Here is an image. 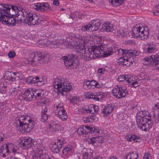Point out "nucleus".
Masks as SVG:
<instances>
[{
	"label": "nucleus",
	"instance_id": "20",
	"mask_svg": "<svg viewBox=\"0 0 159 159\" xmlns=\"http://www.w3.org/2000/svg\"><path fill=\"white\" fill-rule=\"evenodd\" d=\"M64 62L68 69L72 70L76 68L77 67V64L72 60H64Z\"/></svg>",
	"mask_w": 159,
	"mask_h": 159
},
{
	"label": "nucleus",
	"instance_id": "27",
	"mask_svg": "<svg viewBox=\"0 0 159 159\" xmlns=\"http://www.w3.org/2000/svg\"><path fill=\"white\" fill-rule=\"evenodd\" d=\"M126 138L129 141H131L133 140L134 142H139L140 138L138 136L134 135H131L129 134L128 135L126 136Z\"/></svg>",
	"mask_w": 159,
	"mask_h": 159
},
{
	"label": "nucleus",
	"instance_id": "26",
	"mask_svg": "<svg viewBox=\"0 0 159 159\" xmlns=\"http://www.w3.org/2000/svg\"><path fill=\"white\" fill-rule=\"evenodd\" d=\"M102 29L107 32H110L112 31L113 28L111 24L106 23L103 25Z\"/></svg>",
	"mask_w": 159,
	"mask_h": 159
},
{
	"label": "nucleus",
	"instance_id": "32",
	"mask_svg": "<svg viewBox=\"0 0 159 159\" xmlns=\"http://www.w3.org/2000/svg\"><path fill=\"white\" fill-rule=\"evenodd\" d=\"M138 157V154L136 152H132L129 153L126 157V159H136Z\"/></svg>",
	"mask_w": 159,
	"mask_h": 159
},
{
	"label": "nucleus",
	"instance_id": "37",
	"mask_svg": "<svg viewBox=\"0 0 159 159\" xmlns=\"http://www.w3.org/2000/svg\"><path fill=\"white\" fill-rule=\"evenodd\" d=\"M109 108L111 109V108L105 106L102 111V112L105 116H107L108 114H110L112 112V110L111 109H109Z\"/></svg>",
	"mask_w": 159,
	"mask_h": 159
},
{
	"label": "nucleus",
	"instance_id": "34",
	"mask_svg": "<svg viewBox=\"0 0 159 159\" xmlns=\"http://www.w3.org/2000/svg\"><path fill=\"white\" fill-rule=\"evenodd\" d=\"M23 62L26 65H31L33 66H39V64L37 63L35 60H24Z\"/></svg>",
	"mask_w": 159,
	"mask_h": 159
},
{
	"label": "nucleus",
	"instance_id": "25",
	"mask_svg": "<svg viewBox=\"0 0 159 159\" xmlns=\"http://www.w3.org/2000/svg\"><path fill=\"white\" fill-rule=\"evenodd\" d=\"M33 83H37L38 85L41 86L44 84V82L43 79H39V77H36L34 78L32 77V84Z\"/></svg>",
	"mask_w": 159,
	"mask_h": 159
},
{
	"label": "nucleus",
	"instance_id": "21",
	"mask_svg": "<svg viewBox=\"0 0 159 159\" xmlns=\"http://www.w3.org/2000/svg\"><path fill=\"white\" fill-rule=\"evenodd\" d=\"M18 130L21 131L22 132H28L31 130L30 128L27 125V123L25 122V123L21 124L19 126H17Z\"/></svg>",
	"mask_w": 159,
	"mask_h": 159
},
{
	"label": "nucleus",
	"instance_id": "43",
	"mask_svg": "<svg viewBox=\"0 0 159 159\" xmlns=\"http://www.w3.org/2000/svg\"><path fill=\"white\" fill-rule=\"evenodd\" d=\"M20 91L18 89H17L16 88H11V89L10 90L9 92H10L12 96H15Z\"/></svg>",
	"mask_w": 159,
	"mask_h": 159
},
{
	"label": "nucleus",
	"instance_id": "38",
	"mask_svg": "<svg viewBox=\"0 0 159 159\" xmlns=\"http://www.w3.org/2000/svg\"><path fill=\"white\" fill-rule=\"evenodd\" d=\"M50 116L47 113H42L41 116V121L42 122H44L47 120Z\"/></svg>",
	"mask_w": 159,
	"mask_h": 159
},
{
	"label": "nucleus",
	"instance_id": "62",
	"mask_svg": "<svg viewBox=\"0 0 159 159\" xmlns=\"http://www.w3.org/2000/svg\"><path fill=\"white\" fill-rule=\"evenodd\" d=\"M65 40L64 39H57V41L58 43V45L59 46H61V45L64 44V43L65 42Z\"/></svg>",
	"mask_w": 159,
	"mask_h": 159
},
{
	"label": "nucleus",
	"instance_id": "31",
	"mask_svg": "<svg viewBox=\"0 0 159 159\" xmlns=\"http://www.w3.org/2000/svg\"><path fill=\"white\" fill-rule=\"evenodd\" d=\"M159 60H143V63L146 66H150L153 65L155 63H158Z\"/></svg>",
	"mask_w": 159,
	"mask_h": 159
},
{
	"label": "nucleus",
	"instance_id": "63",
	"mask_svg": "<svg viewBox=\"0 0 159 159\" xmlns=\"http://www.w3.org/2000/svg\"><path fill=\"white\" fill-rule=\"evenodd\" d=\"M151 157L150 154L148 153H145L144 155L143 159H150Z\"/></svg>",
	"mask_w": 159,
	"mask_h": 159
},
{
	"label": "nucleus",
	"instance_id": "22",
	"mask_svg": "<svg viewBox=\"0 0 159 159\" xmlns=\"http://www.w3.org/2000/svg\"><path fill=\"white\" fill-rule=\"evenodd\" d=\"M95 30V28H93L92 26L90 24H88L86 25H84L82 27L81 29L79 30L80 31L91 32Z\"/></svg>",
	"mask_w": 159,
	"mask_h": 159
},
{
	"label": "nucleus",
	"instance_id": "10",
	"mask_svg": "<svg viewBox=\"0 0 159 159\" xmlns=\"http://www.w3.org/2000/svg\"><path fill=\"white\" fill-rule=\"evenodd\" d=\"M33 8L38 11H44L48 10H52L50 5L46 2L36 3L33 6Z\"/></svg>",
	"mask_w": 159,
	"mask_h": 159
},
{
	"label": "nucleus",
	"instance_id": "23",
	"mask_svg": "<svg viewBox=\"0 0 159 159\" xmlns=\"http://www.w3.org/2000/svg\"><path fill=\"white\" fill-rule=\"evenodd\" d=\"M142 111H139L137 114L136 116V122L139 124L141 121H144L147 120V118H145L143 115Z\"/></svg>",
	"mask_w": 159,
	"mask_h": 159
},
{
	"label": "nucleus",
	"instance_id": "6",
	"mask_svg": "<svg viewBox=\"0 0 159 159\" xmlns=\"http://www.w3.org/2000/svg\"><path fill=\"white\" fill-rule=\"evenodd\" d=\"M2 5H0V7L3 9L2 11L4 12V15H10L13 17L16 16L19 10L16 7L8 4H2Z\"/></svg>",
	"mask_w": 159,
	"mask_h": 159
},
{
	"label": "nucleus",
	"instance_id": "49",
	"mask_svg": "<svg viewBox=\"0 0 159 159\" xmlns=\"http://www.w3.org/2000/svg\"><path fill=\"white\" fill-rule=\"evenodd\" d=\"M27 120H28L27 118L25 117L24 116H21L19 119V125H20V124H23L25 123L24 121H27Z\"/></svg>",
	"mask_w": 159,
	"mask_h": 159
},
{
	"label": "nucleus",
	"instance_id": "53",
	"mask_svg": "<svg viewBox=\"0 0 159 159\" xmlns=\"http://www.w3.org/2000/svg\"><path fill=\"white\" fill-rule=\"evenodd\" d=\"M96 142L99 143H101L103 141V138L101 136L98 137H94Z\"/></svg>",
	"mask_w": 159,
	"mask_h": 159
},
{
	"label": "nucleus",
	"instance_id": "52",
	"mask_svg": "<svg viewBox=\"0 0 159 159\" xmlns=\"http://www.w3.org/2000/svg\"><path fill=\"white\" fill-rule=\"evenodd\" d=\"M126 76L123 75H120L118 78V80L119 82H122L125 80L126 81Z\"/></svg>",
	"mask_w": 159,
	"mask_h": 159
},
{
	"label": "nucleus",
	"instance_id": "13",
	"mask_svg": "<svg viewBox=\"0 0 159 159\" xmlns=\"http://www.w3.org/2000/svg\"><path fill=\"white\" fill-rule=\"evenodd\" d=\"M33 141L34 140L30 138L25 139L24 142L21 144V147L26 149L31 148L34 144Z\"/></svg>",
	"mask_w": 159,
	"mask_h": 159
},
{
	"label": "nucleus",
	"instance_id": "5",
	"mask_svg": "<svg viewBox=\"0 0 159 159\" xmlns=\"http://www.w3.org/2000/svg\"><path fill=\"white\" fill-rule=\"evenodd\" d=\"M131 33L134 37H139L142 39L144 40L147 38L149 32L147 27L138 26L133 28Z\"/></svg>",
	"mask_w": 159,
	"mask_h": 159
},
{
	"label": "nucleus",
	"instance_id": "1",
	"mask_svg": "<svg viewBox=\"0 0 159 159\" xmlns=\"http://www.w3.org/2000/svg\"><path fill=\"white\" fill-rule=\"evenodd\" d=\"M117 50L116 47H113L108 48L102 46L101 47L97 46H92L91 51L93 53V57L94 59L100 58L102 56L101 54H102L103 57H107L114 53Z\"/></svg>",
	"mask_w": 159,
	"mask_h": 159
},
{
	"label": "nucleus",
	"instance_id": "28",
	"mask_svg": "<svg viewBox=\"0 0 159 159\" xmlns=\"http://www.w3.org/2000/svg\"><path fill=\"white\" fill-rule=\"evenodd\" d=\"M48 128L50 131L54 133L58 129L59 126L57 123H55L52 125H49L48 126Z\"/></svg>",
	"mask_w": 159,
	"mask_h": 159
},
{
	"label": "nucleus",
	"instance_id": "7",
	"mask_svg": "<svg viewBox=\"0 0 159 159\" xmlns=\"http://www.w3.org/2000/svg\"><path fill=\"white\" fill-rule=\"evenodd\" d=\"M112 93L115 97L120 99L125 97L128 94V92L126 89L121 86L114 87L112 91Z\"/></svg>",
	"mask_w": 159,
	"mask_h": 159
},
{
	"label": "nucleus",
	"instance_id": "55",
	"mask_svg": "<svg viewBox=\"0 0 159 159\" xmlns=\"http://www.w3.org/2000/svg\"><path fill=\"white\" fill-rule=\"evenodd\" d=\"M94 138V137H93L91 138H89L88 139L87 141L89 142V143L90 144H94L95 142H96V141Z\"/></svg>",
	"mask_w": 159,
	"mask_h": 159
},
{
	"label": "nucleus",
	"instance_id": "12",
	"mask_svg": "<svg viewBox=\"0 0 159 159\" xmlns=\"http://www.w3.org/2000/svg\"><path fill=\"white\" fill-rule=\"evenodd\" d=\"M26 12H24L23 11L18 10L16 16H15V20L20 22H24L26 23Z\"/></svg>",
	"mask_w": 159,
	"mask_h": 159
},
{
	"label": "nucleus",
	"instance_id": "60",
	"mask_svg": "<svg viewBox=\"0 0 159 159\" xmlns=\"http://www.w3.org/2000/svg\"><path fill=\"white\" fill-rule=\"evenodd\" d=\"M152 60H159V53L156 55L151 56Z\"/></svg>",
	"mask_w": 159,
	"mask_h": 159
},
{
	"label": "nucleus",
	"instance_id": "64",
	"mask_svg": "<svg viewBox=\"0 0 159 159\" xmlns=\"http://www.w3.org/2000/svg\"><path fill=\"white\" fill-rule=\"evenodd\" d=\"M32 77H29L27 78L26 79V83H28L29 84H32Z\"/></svg>",
	"mask_w": 159,
	"mask_h": 159
},
{
	"label": "nucleus",
	"instance_id": "40",
	"mask_svg": "<svg viewBox=\"0 0 159 159\" xmlns=\"http://www.w3.org/2000/svg\"><path fill=\"white\" fill-rule=\"evenodd\" d=\"M19 79V73L12 72V81L18 80Z\"/></svg>",
	"mask_w": 159,
	"mask_h": 159
},
{
	"label": "nucleus",
	"instance_id": "15",
	"mask_svg": "<svg viewBox=\"0 0 159 159\" xmlns=\"http://www.w3.org/2000/svg\"><path fill=\"white\" fill-rule=\"evenodd\" d=\"M11 144H5V148L2 146L0 148V153L1 155L3 157H5L8 155L10 152L9 149L10 148Z\"/></svg>",
	"mask_w": 159,
	"mask_h": 159
},
{
	"label": "nucleus",
	"instance_id": "59",
	"mask_svg": "<svg viewBox=\"0 0 159 159\" xmlns=\"http://www.w3.org/2000/svg\"><path fill=\"white\" fill-rule=\"evenodd\" d=\"M59 118L61 119L62 120H66L67 119L68 117L67 116L66 114H63L61 116H59Z\"/></svg>",
	"mask_w": 159,
	"mask_h": 159
},
{
	"label": "nucleus",
	"instance_id": "44",
	"mask_svg": "<svg viewBox=\"0 0 159 159\" xmlns=\"http://www.w3.org/2000/svg\"><path fill=\"white\" fill-rule=\"evenodd\" d=\"M156 46L154 45H150L148 48L147 52H148L152 53L155 50Z\"/></svg>",
	"mask_w": 159,
	"mask_h": 159
},
{
	"label": "nucleus",
	"instance_id": "33",
	"mask_svg": "<svg viewBox=\"0 0 159 159\" xmlns=\"http://www.w3.org/2000/svg\"><path fill=\"white\" fill-rule=\"evenodd\" d=\"M57 39H56V41H52V42H49V43H47L46 44L45 43V45L47 47H52L53 46L54 48H59V46L58 45V43Z\"/></svg>",
	"mask_w": 159,
	"mask_h": 159
},
{
	"label": "nucleus",
	"instance_id": "30",
	"mask_svg": "<svg viewBox=\"0 0 159 159\" xmlns=\"http://www.w3.org/2000/svg\"><path fill=\"white\" fill-rule=\"evenodd\" d=\"M124 0H109V2L114 7H117L121 5Z\"/></svg>",
	"mask_w": 159,
	"mask_h": 159
},
{
	"label": "nucleus",
	"instance_id": "56",
	"mask_svg": "<svg viewBox=\"0 0 159 159\" xmlns=\"http://www.w3.org/2000/svg\"><path fill=\"white\" fill-rule=\"evenodd\" d=\"M84 127L85 130H86V134L88 133H91V128H92V127H90L89 126H84Z\"/></svg>",
	"mask_w": 159,
	"mask_h": 159
},
{
	"label": "nucleus",
	"instance_id": "4",
	"mask_svg": "<svg viewBox=\"0 0 159 159\" xmlns=\"http://www.w3.org/2000/svg\"><path fill=\"white\" fill-rule=\"evenodd\" d=\"M118 52L119 54H121L122 56L120 57L119 60L122 59L123 60H129V59H135V57L138 56L139 52V51L134 49H120L118 50Z\"/></svg>",
	"mask_w": 159,
	"mask_h": 159
},
{
	"label": "nucleus",
	"instance_id": "61",
	"mask_svg": "<svg viewBox=\"0 0 159 159\" xmlns=\"http://www.w3.org/2000/svg\"><path fill=\"white\" fill-rule=\"evenodd\" d=\"M92 131L91 133L92 134L93 133L97 134L99 133V130L98 129L96 128L95 127H92L91 128Z\"/></svg>",
	"mask_w": 159,
	"mask_h": 159
},
{
	"label": "nucleus",
	"instance_id": "36",
	"mask_svg": "<svg viewBox=\"0 0 159 159\" xmlns=\"http://www.w3.org/2000/svg\"><path fill=\"white\" fill-rule=\"evenodd\" d=\"M77 132L79 135L86 134V130L85 129L84 125H83L79 128Z\"/></svg>",
	"mask_w": 159,
	"mask_h": 159
},
{
	"label": "nucleus",
	"instance_id": "42",
	"mask_svg": "<svg viewBox=\"0 0 159 159\" xmlns=\"http://www.w3.org/2000/svg\"><path fill=\"white\" fill-rule=\"evenodd\" d=\"M117 62L119 65L122 64V65L126 66H127L130 65V62H129V60H122Z\"/></svg>",
	"mask_w": 159,
	"mask_h": 159
},
{
	"label": "nucleus",
	"instance_id": "18",
	"mask_svg": "<svg viewBox=\"0 0 159 159\" xmlns=\"http://www.w3.org/2000/svg\"><path fill=\"white\" fill-rule=\"evenodd\" d=\"M32 56L34 57H36L37 56L39 57L40 59L41 60L42 59H49L50 58V56L49 55L47 52H44L43 54L42 52H38L36 54H31Z\"/></svg>",
	"mask_w": 159,
	"mask_h": 159
},
{
	"label": "nucleus",
	"instance_id": "46",
	"mask_svg": "<svg viewBox=\"0 0 159 159\" xmlns=\"http://www.w3.org/2000/svg\"><path fill=\"white\" fill-rule=\"evenodd\" d=\"M83 110L85 111L87 113H90L91 114L93 113V111L91 109V106H85L84 107V108H83Z\"/></svg>",
	"mask_w": 159,
	"mask_h": 159
},
{
	"label": "nucleus",
	"instance_id": "47",
	"mask_svg": "<svg viewBox=\"0 0 159 159\" xmlns=\"http://www.w3.org/2000/svg\"><path fill=\"white\" fill-rule=\"evenodd\" d=\"M125 32L122 30H120L117 33V36L119 38H122L125 36Z\"/></svg>",
	"mask_w": 159,
	"mask_h": 159
},
{
	"label": "nucleus",
	"instance_id": "16",
	"mask_svg": "<svg viewBox=\"0 0 159 159\" xmlns=\"http://www.w3.org/2000/svg\"><path fill=\"white\" fill-rule=\"evenodd\" d=\"M126 81L129 84H131L134 87H136L140 85V83L139 82V80L137 79L135 81L133 80L134 78L133 77H130V76L126 75Z\"/></svg>",
	"mask_w": 159,
	"mask_h": 159
},
{
	"label": "nucleus",
	"instance_id": "29",
	"mask_svg": "<svg viewBox=\"0 0 159 159\" xmlns=\"http://www.w3.org/2000/svg\"><path fill=\"white\" fill-rule=\"evenodd\" d=\"M42 91L39 89H35L34 90H32V95L33 98L35 99L38 97H39L41 96Z\"/></svg>",
	"mask_w": 159,
	"mask_h": 159
},
{
	"label": "nucleus",
	"instance_id": "14",
	"mask_svg": "<svg viewBox=\"0 0 159 159\" xmlns=\"http://www.w3.org/2000/svg\"><path fill=\"white\" fill-rule=\"evenodd\" d=\"M3 18L2 19L1 22H4L6 24L11 25H14L15 22V20L14 18L10 17V16L4 15L3 17Z\"/></svg>",
	"mask_w": 159,
	"mask_h": 159
},
{
	"label": "nucleus",
	"instance_id": "3",
	"mask_svg": "<svg viewBox=\"0 0 159 159\" xmlns=\"http://www.w3.org/2000/svg\"><path fill=\"white\" fill-rule=\"evenodd\" d=\"M53 84L54 89H57L62 95H66V92L72 88L71 85L67 83L66 80L63 78H56Z\"/></svg>",
	"mask_w": 159,
	"mask_h": 159
},
{
	"label": "nucleus",
	"instance_id": "57",
	"mask_svg": "<svg viewBox=\"0 0 159 159\" xmlns=\"http://www.w3.org/2000/svg\"><path fill=\"white\" fill-rule=\"evenodd\" d=\"M55 113L56 115H57L58 116H61L63 114H66V112L64 110L61 111H60L59 112H55Z\"/></svg>",
	"mask_w": 159,
	"mask_h": 159
},
{
	"label": "nucleus",
	"instance_id": "45",
	"mask_svg": "<svg viewBox=\"0 0 159 159\" xmlns=\"http://www.w3.org/2000/svg\"><path fill=\"white\" fill-rule=\"evenodd\" d=\"M27 121L28 122V123H27V125L30 128L31 130H32L34 125V122L31 119L27 120Z\"/></svg>",
	"mask_w": 159,
	"mask_h": 159
},
{
	"label": "nucleus",
	"instance_id": "35",
	"mask_svg": "<svg viewBox=\"0 0 159 159\" xmlns=\"http://www.w3.org/2000/svg\"><path fill=\"white\" fill-rule=\"evenodd\" d=\"M72 147L71 146L68 145L67 147H66L62 151L63 154L66 156L67 154L72 150Z\"/></svg>",
	"mask_w": 159,
	"mask_h": 159
},
{
	"label": "nucleus",
	"instance_id": "24",
	"mask_svg": "<svg viewBox=\"0 0 159 159\" xmlns=\"http://www.w3.org/2000/svg\"><path fill=\"white\" fill-rule=\"evenodd\" d=\"M91 25H92L93 28H95V30H97L101 25V22L99 20H94L91 22Z\"/></svg>",
	"mask_w": 159,
	"mask_h": 159
},
{
	"label": "nucleus",
	"instance_id": "8",
	"mask_svg": "<svg viewBox=\"0 0 159 159\" xmlns=\"http://www.w3.org/2000/svg\"><path fill=\"white\" fill-rule=\"evenodd\" d=\"M86 49L84 48V50L81 52H79L78 54L75 55L73 54H68L66 56H63L61 57L62 60H87V57L83 54L84 52H85Z\"/></svg>",
	"mask_w": 159,
	"mask_h": 159
},
{
	"label": "nucleus",
	"instance_id": "9",
	"mask_svg": "<svg viewBox=\"0 0 159 159\" xmlns=\"http://www.w3.org/2000/svg\"><path fill=\"white\" fill-rule=\"evenodd\" d=\"M26 16V24H28L38 25L40 23V20H39L38 16L35 14H32L31 13H25Z\"/></svg>",
	"mask_w": 159,
	"mask_h": 159
},
{
	"label": "nucleus",
	"instance_id": "17",
	"mask_svg": "<svg viewBox=\"0 0 159 159\" xmlns=\"http://www.w3.org/2000/svg\"><path fill=\"white\" fill-rule=\"evenodd\" d=\"M22 97L26 101L32 100L33 99L32 90H26L22 95Z\"/></svg>",
	"mask_w": 159,
	"mask_h": 159
},
{
	"label": "nucleus",
	"instance_id": "41",
	"mask_svg": "<svg viewBox=\"0 0 159 159\" xmlns=\"http://www.w3.org/2000/svg\"><path fill=\"white\" fill-rule=\"evenodd\" d=\"M12 71L6 72L5 75L4 77H6V79L12 81Z\"/></svg>",
	"mask_w": 159,
	"mask_h": 159
},
{
	"label": "nucleus",
	"instance_id": "58",
	"mask_svg": "<svg viewBox=\"0 0 159 159\" xmlns=\"http://www.w3.org/2000/svg\"><path fill=\"white\" fill-rule=\"evenodd\" d=\"M83 156L85 159H87L91 157V155L89 154L88 152H85L83 153Z\"/></svg>",
	"mask_w": 159,
	"mask_h": 159
},
{
	"label": "nucleus",
	"instance_id": "54",
	"mask_svg": "<svg viewBox=\"0 0 159 159\" xmlns=\"http://www.w3.org/2000/svg\"><path fill=\"white\" fill-rule=\"evenodd\" d=\"M56 107L57 109L55 110V112H59L60 111H61L64 110L62 106L60 104L57 106Z\"/></svg>",
	"mask_w": 159,
	"mask_h": 159
},
{
	"label": "nucleus",
	"instance_id": "48",
	"mask_svg": "<svg viewBox=\"0 0 159 159\" xmlns=\"http://www.w3.org/2000/svg\"><path fill=\"white\" fill-rule=\"evenodd\" d=\"M34 159H53V157H49L47 155H43L41 157H34Z\"/></svg>",
	"mask_w": 159,
	"mask_h": 159
},
{
	"label": "nucleus",
	"instance_id": "50",
	"mask_svg": "<svg viewBox=\"0 0 159 159\" xmlns=\"http://www.w3.org/2000/svg\"><path fill=\"white\" fill-rule=\"evenodd\" d=\"M98 107L97 106L93 105V107H91V109L93 111V113H91V114H93L95 113L96 114L97 112L98 111Z\"/></svg>",
	"mask_w": 159,
	"mask_h": 159
},
{
	"label": "nucleus",
	"instance_id": "2",
	"mask_svg": "<svg viewBox=\"0 0 159 159\" xmlns=\"http://www.w3.org/2000/svg\"><path fill=\"white\" fill-rule=\"evenodd\" d=\"M80 36L79 35L76 36H73V43L68 39H65V42L64 43V44L66 48H68L70 46H72L73 47H75V48L78 49V51L81 52L84 49L85 42L82 39Z\"/></svg>",
	"mask_w": 159,
	"mask_h": 159
},
{
	"label": "nucleus",
	"instance_id": "51",
	"mask_svg": "<svg viewBox=\"0 0 159 159\" xmlns=\"http://www.w3.org/2000/svg\"><path fill=\"white\" fill-rule=\"evenodd\" d=\"M16 55V53L13 50L9 52L8 56L11 59L13 58Z\"/></svg>",
	"mask_w": 159,
	"mask_h": 159
},
{
	"label": "nucleus",
	"instance_id": "11",
	"mask_svg": "<svg viewBox=\"0 0 159 159\" xmlns=\"http://www.w3.org/2000/svg\"><path fill=\"white\" fill-rule=\"evenodd\" d=\"M138 128L142 130L147 131L152 126V124L149 120L145 121L139 122V123H137Z\"/></svg>",
	"mask_w": 159,
	"mask_h": 159
},
{
	"label": "nucleus",
	"instance_id": "19",
	"mask_svg": "<svg viewBox=\"0 0 159 159\" xmlns=\"http://www.w3.org/2000/svg\"><path fill=\"white\" fill-rule=\"evenodd\" d=\"M61 147L62 144L61 142H55L52 144L51 149L54 153H57L59 152Z\"/></svg>",
	"mask_w": 159,
	"mask_h": 159
},
{
	"label": "nucleus",
	"instance_id": "39",
	"mask_svg": "<svg viewBox=\"0 0 159 159\" xmlns=\"http://www.w3.org/2000/svg\"><path fill=\"white\" fill-rule=\"evenodd\" d=\"M93 100L95 101H99L100 100H102V98L103 96L102 94H98L97 95L91 96Z\"/></svg>",
	"mask_w": 159,
	"mask_h": 159
}]
</instances>
